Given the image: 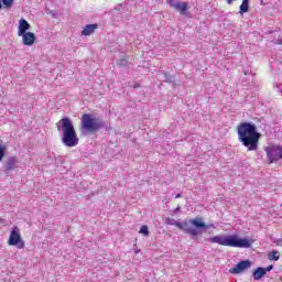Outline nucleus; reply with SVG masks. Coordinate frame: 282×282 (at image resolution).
<instances>
[{"mask_svg": "<svg viewBox=\"0 0 282 282\" xmlns=\"http://www.w3.org/2000/svg\"><path fill=\"white\" fill-rule=\"evenodd\" d=\"M250 10V2L249 0H242V3L240 6V14H243Z\"/></svg>", "mask_w": 282, "mask_h": 282, "instance_id": "17", "label": "nucleus"}, {"mask_svg": "<svg viewBox=\"0 0 282 282\" xmlns=\"http://www.w3.org/2000/svg\"><path fill=\"white\" fill-rule=\"evenodd\" d=\"M273 269H274V265L271 264V265L267 267L264 270H265V272H270Z\"/></svg>", "mask_w": 282, "mask_h": 282, "instance_id": "21", "label": "nucleus"}, {"mask_svg": "<svg viewBox=\"0 0 282 282\" xmlns=\"http://www.w3.org/2000/svg\"><path fill=\"white\" fill-rule=\"evenodd\" d=\"M102 127V121H98V119L91 117V115L84 113L82 116V129L88 133H96V131H100Z\"/></svg>", "mask_w": 282, "mask_h": 282, "instance_id": "4", "label": "nucleus"}, {"mask_svg": "<svg viewBox=\"0 0 282 282\" xmlns=\"http://www.w3.org/2000/svg\"><path fill=\"white\" fill-rule=\"evenodd\" d=\"M212 243H218V246H226L228 248H250L252 242L246 238H239L237 235L227 236H213L209 238Z\"/></svg>", "mask_w": 282, "mask_h": 282, "instance_id": "3", "label": "nucleus"}, {"mask_svg": "<svg viewBox=\"0 0 282 282\" xmlns=\"http://www.w3.org/2000/svg\"><path fill=\"white\" fill-rule=\"evenodd\" d=\"M0 224H6V219L0 217Z\"/></svg>", "mask_w": 282, "mask_h": 282, "instance_id": "24", "label": "nucleus"}, {"mask_svg": "<svg viewBox=\"0 0 282 282\" xmlns=\"http://www.w3.org/2000/svg\"><path fill=\"white\" fill-rule=\"evenodd\" d=\"M8 246H15L18 250H23L25 248V241L21 237V229L14 226L9 235Z\"/></svg>", "mask_w": 282, "mask_h": 282, "instance_id": "6", "label": "nucleus"}, {"mask_svg": "<svg viewBox=\"0 0 282 282\" xmlns=\"http://www.w3.org/2000/svg\"><path fill=\"white\" fill-rule=\"evenodd\" d=\"M268 259H269V261H279V259H280L279 251L273 250V251L269 252Z\"/></svg>", "mask_w": 282, "mask_h": 282, "instance_id": "18", "label": "nucleus"}, {"mask_svg": "<svg viewBox=\"0 0 282 282\" xmlns=\"http://www.w3.org/2000/svg\"><path fill=\"white\" fill-rule=\"evenodd\" d=\"M180 209H181V207H177V208H176V210H180Z\"/></svg>", "mask_w": 282, "mask_h": 282, "instance_id": "26", "label": "nucleus"}, {"mask_svg": "<svg viewBox=\"0 0 282 282\" xmlns=\"http://www.w3.org/2000/svg\"><path fill=\"white\" fill-rule=\"evenodd\" d=\"M264 151L267 153L269 164H274V162H279V160H282V145L270 143L268 147L264 148Z\"/></svg>", "mask_w": 282, "mask_h": 282, "instance_id": "7", "label": "nucleus"}, {"mask_svg": "<svg viewBox=\"0 0 282 282\" xmlns=\"http://www.w3.org/2000/svg\"><path fill=\"white\" fill-rule=\"evenodd\" d=\"M166 3H170L171 8L177 10L180 14H186L188 11V2H175V0H167Z\"/></svg>", "mask_w": 282, "mask_h": 282, "instance_id": "9", "label": "nucleus"}, {"mask_svg": "<svg viewBox=\"0 0 282 282\" xmlns=\"http://www.w3.org/2000/svg\"><path fill=\"white\" fill-rule=\"evenodd\" d=\"M21 36L23 45H26L28 47H32V45L36 43V34L32 32H26L24 34H21Z\"/></svg>", "mask_w": 282, "mask_h": 282, "instance_id": "10", "label": "nucleus"}, {"mask_svg": "<svg viewBox=\"0 0 282 282\" xmlns=\"http://www.w3.org/2000/svg\"><path fill=\"white\" fill-rule=\"evenodd\" d=\"M238 140L247 151H257L261 133L257 131V126L252 122H241L237 127Z\"/></svg>", "mask_w": 282, "mask_h": 282, "instance_id": "1", "label": "nucleus"}, {"mask_svg": "<svg viewBox=\"0 0 282 282\" xmlns=\"http://www.w3.org/2000/svg\"><path fill=\"white\" fill-rule=\"evenodd\" d=\"M98 30V24H88L84 28L82 31L83 36H90V34H94Z\"/></svg>", "mask_w": 282, "mask_h": 282, "instance_id": "14", "label": "nucleus"}, {"mask_svg": "<svg viewBox=\"0 0 282 282\" xmlns=\"http://www.w3.org/2000/svg\"><path fill=\"white\" fill-rule=\"evenodd\" d=\"M143 237H149V227L147 225H143L141 228H140V231H139Z\"/></svg>", "mask_w": 282, "mask_h": 282, "instance_id": "19", "label": "nucleus"}, {"mask_svg": "<svg viewBox=\"0 0 282 282\" xmlns=\"http://www.w3.org/2000/svg\"><path fill=\"white\" fill-rule=\"evenodd\" d=\"M17 158L11 156L10 159H8V161L4 163V173H10V171H14V169H17Z\"/></svg>", "mask_w": 282, "mask_h": 282, "instance_id": "11", "label": "nucleus"}, {"mask_svg": "<svg viewBox=\"0 0 282 282\" xmlns=\"http://www.w3.org/2000/svg\"><path fill=\"white\" fill-rule=\"evenodd\" d=\"M232 1H235V0H227V3L230 6V4H232Z\"/></svg>", "mask_w": 282, "mask_h": 282, "instance_id": "25", "label": "nucleus"}, {"mask_svg": "<svg viewBox=\"0 0 282 282\" xmlns=\"http://www.w3.org/2000/svg\"><path fill=\"white\" fill-rule=\"evenodd\" d=\"M175 198H176V199L182 198V194H176Z\"/></svg>", "mask_w": 282, "mask_h": 282, "instance_id": "23", "label": "nucleus"}, {"mask_svg": "<svg viewBox=\"0 0 282 282\" xmlns=\"http://www.w3.org/2000/svg\"><path fill=\"white\" fill-rule=\"evenodd\" d=\"M57 131H61L62 137V144L64 147L74 148L78 147L80 139L78 138V132H76V128L74 127V122L69 117H64L58 120L56 123Z\"/></svg>", "mask_w": 282, "mask_h": 282, "instance_id": "2", "label": "nucleus"}, {"mask_svg": "<svg viewBox=\"0 0 282 282\" xmlns=\"http://www.w3.org/2000/svg\"><path fill=\"white\" fill-rule=\"evenodd\" d=\"M251 265L252 262L250 260H242L238 262L236 267L231 268L229 272L230 274H241V272H246V270H249Z\"/></svg>", "mask_w": 282, "mask_h": 282, "instance_id": "8", "label": "nucleus"}, {"mask_svg": "<svg viewBox=\"0 0 282 282\" xmlns=\"http://www.w3.org/2000/svg\"><path fill=\"white\" fill-rule=\"evenodd\" d=\"M14 6V0H0V10H10Z\"/></svg>", "mask_w": 282, "mask_h": 282, "instance_id": "15", "label": "nucleus"}, {"mask_svg": "<svg viewBox=\"0 0 282 282\" xmlns=\"http://www.w3.org/2000/svg\"><path fill=\"white\" fill-rule=\"evenodd\" d=\"M275 45H282V39L275 42Z\"/></svg>", "mask_w": 282, "mask_h": 282, "instance_id": "22", "label": "nucleus"}, {"mask_svg": "<svg viewBox=\"0 0 282 282\" xmlns=\"http://www.w3.org/2000/svg\"><path fill=\"white\" fill-rule=\"evenodd\" d=\"M165 224H167V226H176V228L183 230L185 235H191L192 237H198V235H202V231H199L197 228L188 226V223L186 221L180 223L173 218H166Z\"/></svg>", "mask_w": 282, "mask_h": 282, "instance_id": "5", "label": "nucleus"}, {"mask_svg": "<svg viewBox=\"0 0 282 282\" xmlns=\"http://www.w3.org/2000/svg\"><path fill=\"white\" fill-rule=\"evenodd\" d=\"M28 30H30V23L26 22L25 19H21L19 21L18 36H21V34H25Z\"/></svg>", "mask_w": 282, "mask_h": 282, "instance_id": "12", "label": "nucleus"}, {"mask_svg": "<svg viewBox=\"0 0 282 282\" xmlns=\"http://www.w3.org/2000/svg\"><path fill=\"white\" fill-rule=\"evenodd\" d=\"M189 224L191 226H195V228H208V225L199 217L189 219Z\"/></svg>", "mask_w": 282, "mask_h": 282, "instance_id": "13", "label": "nucleus"}, {"mask_svg": "<svg viewBox=\"0 0 282 282\" xmlns=\"http://www.w3.org/2000/svg\"><path fill=\"white\" fill-rule=\"evenodd\" d=\"M6 145L0 144V162L3 160V158H6Z\"/></svg>", "mask_w": 282, "mask_h": 282, "instance_id": "20", "label": "nucleus"}, {"mask_svg": "<svg viewBox=\"0 0 282 282\" xmlns=\"http://www.w3.org/2000/svg\"><path fill=\"white\" fill-rule=\"evenodd\" d=\"M265 276V269L264 268H258L256 272H253V279L254 281H259L260 279H263Z\"/></svg>", "mask_w": 282, "mask_h": 282, "instance_id": "16", "label": "nucleus"}]
</instances>
